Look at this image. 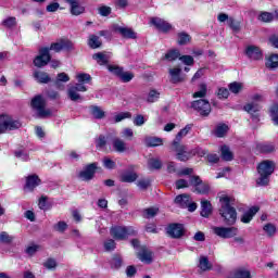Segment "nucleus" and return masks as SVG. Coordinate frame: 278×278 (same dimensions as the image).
Masks as SVG:
<instances>
[{"label":"nucleus","mask_w":278,"mask_h":278,"mask_svg":"<svg viewBox=\"0 0 278 278\" xmlns=\"http://www.w3.org/2000/svg\"><path fill=\"white\" fill-rule=\"evenodd\" d=\"M71 49H73V42L71 40H60L59 42L51 43L50 47L40 48L39 55L35 58L34 64L37 68H42V66H47L51 62L50 51L60 53V51H68Z\"/></svg>","instance_id":"nucleus-1"},{"label":"nucleus","mask_w":278,"mask_h":278,"mask_svg":"<svg viewBox=\"0 0 278 278\" xmlns=\"http://www.w3.org/2000/svg\"><path fill=\"white\" fill-rule=\"evenodd\" d=\"M219 215L222 216L225 225L232 227V225L238 220V212L236 211V199L229 195H222L219 198Z\"/></svg>","instance_id":"nucleus-2"},{"label":"nucleus","mask_w":278,"mask_h":278,"mask_svg":"<svg viewBox=\"0 0 278 278\" xmlns=\"http://www.w3.org/2000/svg\"><path fill=\"white\" fill-rule=\"evenodd\" d=\"M257 173L260 175L256 180L257 186H268L270 181V175L275 173V162L265 160L257 166Z\"/></svg>","instance_id":"nucleus-3"},{"label":"nucleus","mask_w":278,"mask_h":278,"mask_svg":"<svg viewBox=\"0 0 278 278\" xmlns=\"http://www.w3.org/2000/svg\"><path fill=\"white\" fill-rule=\"evenodd\" d=\"M170 149L176 153V160L179 162H188L197 155V151L188 150V147L184 143H172Z\"/></svg>","instance_id":"nucleus-4"},{"label":"nucleus","mask_w":278,"mask_h":278,"mask_svg":"<svg viewBox=\"0 0 278 278\" xmlns=\"http://www.w3.org/2000/svg\"><path fill=\"white\" fill-rule=\"evenodd\" d=\"M110 233L115 240H127L129 236H136V230L131 226H113Z\"/></svg>","instance_id":"nucleus-5"},{"label":"nucleus","mask_w":278,"mask_h":278,"mask_svg":"<svg viewBox=\"0 0 278 278\" xmlns=\"http://www.w3.org/2000/svg\"><path fill=\"white\" fill-rule=\"evenodd\" d=\"M47 105V101H45V98L42 96H36L31 100V108L34 110H37V114L40 118H45L47 116H51V111L46 110L45 106Z\"/></svg>","instance_id":"nucleus-6"},{"label":"nucleus","mask_w":278,"mask_h":278,"mask_svg":"<svg viewBox=\"0 0 278 278\" xmlns=\"http://www.w3.org/2000/svg\"><path fill=\"white\" fill-rule=\"evenodd\" d=\"M191 108L199 112L200 116H210L212 113V104L206 99L195 100L191 103Z\"/></svg>","instance_id":"nucleus-7"},{"label":"nucleus","mask_w":278,"mask_h":278,"mask_svg":"<svg viewBox=\"0 0 278 278\" xmlns=\"http://www.w3.org/2000/svg\"><path fill=\"white\" fill-rule=\"evenodd\" d=\"M213 233L218 236V238H224L228 240L229 238H236L238 236V228L236 227H213Z\"/></svg>","instance_id":"nucleus-8"},{"label":"nucleus","mask_w":278,"mask_h":278,"mask_svg":"<svg viewBox=\"0 0 278 278\" xmlns=\"http://www.w3.org/2000/svg\"><path fill=\"white\" fill-rule=\"evenodd\" d=\"M88 88L85 87L84 84H76L72 87L68 88L67 90V97L68 99H71V101H84V98L81 97V94H79V92H87Z\"/></svg>","instance_id":"nucleus-9"},{"label":"nucleus","mask_w":278,"mask_h":278,"mask_svg":"<svg viewBox=\"0 0 278 278\" xmlns=\"http://www.w3.org/2000/svg\"><path fill=\"white\" fill-rule=\"evenodd\" d=\"M1 119H2V127H4L3 128L4 134L5 131H14V129H21V127H23V124L18 119H14L9 115H3Z\"/></svg>","instance_id":"nucleus-10"},{"label":"nucleus","mask_w":278,"mask_h":278,"mask_svg":"<svg viewBox=\"0 0 278 278\" xmlns=\"http://www.w3.org/2000/svg\"><path fill=\"white\" fill-rule=\"evenodd\" d=\"M189 181L191 186H194L198 194H207L210 192V186L203 182L199 176H191Z\"/></svg>","instance_id":"nucleus-11"},{"label":"nucleus","mask_w":278,"mask_h":278,"mask_svg":"<svg viewBox=\"0 0 278 278\" xmlns=\"http://www.w3.org/2000/svg\"><path fill=\"white\" fill-rule=\"evenodd\" d=\"M94 173H97V163H91L78 174V177L81 181H90L94 178Z\"/></svg>","instance_id":"nucleus-12"},{"label":"nucleus","mask_w":278,"mask_h":278,"mask_svg":"<svg viewBox=\"0 0 278 278\" xmlns=\"http://www.w3.org/2000/svg\"><path fill=\"white\" fill-rule=\"evenodd\" d=\"M113 29L127 40H136V38H138V34L134 31L132 28L115 25Z\"/></svg>","instance_id":"nucleus-13"},{"label":"nucleus","mask_w":278,"mask_h":278,"mask_svg":"<svg viewBox=\"0 0 278 278\" xmlns=\"http://www.w3.org/2000/svg\"><path fill=\"white\" fill-rule=\"evenodd\" d=\"M166 232L169 238L179 239L186 233V230L181 224H172L166 228Z\"/></svg>","instance_id":"nucleus-14"},{"label":"nucleus","mask_w":278,"mask_h":278,"mask_svg":"<svg viewBox=\"0 0 278 278\" xmlns=\"http://www.w3.org/2000/svg\"><path fill=\"white\" fill-rule=\"evenodd\" d=\"M245 55L247 58H249V60L255 62L264 59V54L262 53V50L257 46H248L245 48Z\"/></svg>","instance_id":"nucleus-15"},{"label":"nucleus","mask_w":278,"mask_h":278,"mask_svg":"<svg viewBox=\"0 0 278 278\" xmlns=\"http://www.w3.org/2000/svg\"><path fill=\"white\" fill-rule=\"evenodd\" d=\"M151 25H154V27H156V29H159L160 31H170V29H173V25H170L168 22L160 18V17H152L150 20Z\"/></svg>","instance_id":"nucleus-16"},{"label":"nucleus","mask_w":278,"mask_h":278,"mask_svg":"<svg viewBox=\"0 0 278 278\" xmlns=\"http://www.w3.org/2000/svg\"><path fill=\"white\" fill-rule=\"evenodd\" d=\"M40 184V178L38 175H29L26 177V185L25 190H28V192H33L35 188H38V185Z\"/></svg>","instance_id":"nucleus-17"},{"label":"nucleus","mask_w":278,"mask_h":278,"mask_svg":"<svg viewBox=\"0 0 278 278\" xmlns=\"http://www.w3.org/2000/svg\"><path fill=\"white\" fill-rule=\"evenodd\" d=\"M192 131V124L186 125L176 135L175 139L172 141V144H181V140Z\"/></svg>","instance_id":"nucleus-18"},{"label":"nucleus","mask_w":278,"mask_h":278,"mask_svg":"<svg viewBox=\"0 0 278 278\" xmlns=\"http://www.w3.org/2000/svg\"><path fill=\"white\" fill-rule=\"evenodd\" d=\"M119 180L123 184H134L135 181L138 180V173L134 172V170H127L124 172L121 176H119Z\"/></svg>","instance_id":"nucleus-19"},{"label":"nucleus","mask_w":278,"mask_h":278,"mask_svg":"<svg viewBox=\"0 0 278 278\" xmlns=\"http://www.w3.org/2000/svg\"><path fill=\"white\" fill-rule=\"evenodd\" d=\"M265 66L269 71H277L278 68V54L271 53L265 58Z\"/></svg>","instance_id":"nucleus-20"},{"label":"nucleus","mask_w":278,"mask_h":278,"mask_svg":"<svg viewBox=\"0 0 278 278\" xmlns=\"http://www.w3.org/2000/svg\"><path fill=\"white\" fill-rule=\"evenodd\" d=\"M112 147L116 153H125L127 151V143L121 138H114L112 140Z\"/></svg>","instance_id":"nucleus-21"},{"label":"nucleus","mask_w":278,"mask_h":278,"mask_svg":"<svg viewBox=\"0 0 278 278\" xmlns=\"http://www.w3.org/2000/svg\"><path fill=\"white\" fill-rule=\"evenodd\" d=\"M68 3L71 5V14H73V16H79V14H84V12H86V8L79 4V0H72Z\"/></svg>","instance_id":"nucleus-22"},{"label":"nucleus","mask_w":278,"mask_h":278,"mask_svg":"<svg viewBox=\"0 0 278 278\" xmlns=\"http://www.w3.org/2000/svg\"><path fill=\"white\" fill-rule=\"evenodd\" d=\"M243 110L245 112H248V114H251L252 117L257 121V112H260V110H262V106H260V104L255 103V102H251L244 105Z\"/></svg>","instance_id":"nucleus-23"},{"label":"nucleus","mask_w":278,"mask_h":278,"mask_svg":"<svg viewBox=\"0 0 278 278\" xmlns=\"http://www.w3.org/2000/svg\"><path fill=\"white\" fill-rule=\"evenodd\" d=\"M212 203L210 201H201V216H203V218H210V216H212Z\"/></svg>","instance_id":"nucleus-24"},{"label":"nucleus","mask_w":278,"mask_h":278,"mask_svg":"<svg viewBox=\"0 0 278 278\" xmlns=\"http://www.w3.org/2000/svg\"><path fill=\"white\" fill-rule=\"evenodd\" d=\"M260 212V207L257 206H252L248 212H245L242 217H241V223H244L245 225L251 223L253 220V216Z\"/></svg>","instance_id":"nucleus-25"},{"label":"nucleus","mask_w":278,"mask_h":278,"mask_svg":"<svg viewBox=\"0 0 278 278\" xmlns=\"http://www.w3.org/2000/svg\"><path fill=\"white\" fill-rule=\"evenodd\" d=\"M138 257L141 262H143L144 264H151V262H153V252L147 250V249H142L139 253H138Z\"/></svg>","instance_id":"nucleus-26"},{"label":"nucleus","mask_w":278,"mask_h":278,"mask_svg":"<svg viewBox=\"0 0 278 278\" xmlns=\"http://www.w3.org/2000/svg\"><path fill=\"white\" fill-rule=\"evenodd\" d=\"M92 59L97 61V64L100 66H105L108 62H110V55H108L105 52H98L92 55Z\"/></svg>","instance_id":"nucleus-27"},{"label":"nucleus","mask_w":278,"mask_h":278,"mask_svg":"<svg viewBox=\"0 0 278 278\" xmlns=\"http://www.w3.org/2000/svg\"><path fill=\"white\" fill-rule=\"evenodd\" d=\"M102 45H103V41H101V38L99 36L89 35L88 47H90V49H101Z\"/></svg>","instance_id":"nucleus-28"},{"label":"nucleus","mask_w":278,"mask_h":278,"mask_svg":"<svg viewBox=\"0 0 278 278\" xmlns=\"http://www.w3.org/2000/svg\"><path fill=\"white\" fill-rule=\"evenodd\" d=\"M34 78L38 84H49V81H51V77L46 72H35Z\"/></svg>","instance_id":"nucleus-29"},{"label":"nucleus","mask_w":278,"mask_h":278,"mask_svg":"<svg viewBox=\"0 0 278 278\" xmlns=\"http://www.w3.org/2000/svg\"><path fill=\"white\" fill-rule=\"evenodd\" d=\"M199 268L206 273L207 270H212L213 265L210 263V258L207 256H200L199 258Z\"/></svg>","instance_id":"nucleus-30"},{"label":"nucleus","mask_w":278,"mask_h":278,"mask_svg":"<svg viewBox=\"0 0 278 278\" xmlns=\"http://www.w3.org/2000/svg\"><path fill=\"white\" fill-rule=\"evenodd\" d=\"M228 278H251V271L244 269V268H239L235 271H232Z\"/></svg>","instance_id":"nucleus-31"},{"label":"nucleus","mask_w":278,"mask_h":278,"mask_svg":"<svg viewBox=\"0 0 278 278\" xmlns=\"http://www.w3.org/2000/svg\"><path fill=\"white\" fill-rule=\"evenodd\" d=\"M144 142L147 147H162L164 144V140L159 137H146Z\"/></svg>","instance_id":"nucleus-32"},{"label":"nucleus","mask_w":278,"mask_h":278,"mask_svg":"<svg viewBox=\"0 0 278 278\" xmlns=\"http://www.w3.org/2000/svg\"><path fill=\"white\" fill-rule=\"evenodd\" d=\"M169 75L172 77V84H179L184 81V78L181 77V68L169 70Z\"/></svg>","instance_id":"nucleus-33"},{"label":"nucleus","mask_w":278,"mask_h":278,"mask_svg":"<svg viewBox=\"0 0 278 278\" xmlns=\"http://www.w3.org/2000/svg\"><path fill=\"white\" fill-rule=\"evenodd\" d=\"M175 203H177V205H180V207H188V204L190 203V195L188 194L177 195L175 199Z\"/></svg>","instance_id":"nucleus-34"},{"label":"nucleus","mask_w":278,"mask_h":278,"mask_svg":"<svg viewBox=\"0 0 278 278\" xmlns=\"http://www.w3.org/2000/svg\"><path fill=\"white\" fill-rule=\"evenodd\" d=\"M160 214V208L152 206L143 210V218H155Z\"/></svg>","instance_id":"nucleus-35"},{"label":"nucleus","mask_w":278,"mask_h":278,"mask_svg":"<svg viewBox=\"0 0 278 278\" xmlns=\"http://www.w3.org/2000/svg\"><path fill=\"white\" fill-rule=\"evenodd\" d=\"M220 151H222V159L225 160V162H231V160H233V153L231 152V150H229V147L223 146L220 148Z\"/></svg>","instance_id":"nucleus-36"},{"label":"nucleus","mask_w":278,"mask_h":278,"mask_svg":"<svg viewBox=\"0 0 278 278\" xmlns=\"http://www.w3.org/2000/svg\"><path fill=\"white\" fill-rule=\"evenodd\" d=\"M90 112H91V115L99 121H101V118H105V112L101 110L100 106H91Z\"/></svg>","instance_id":"nucleus-37"},{"label":"nucleus","mask_w":278,"mask_h":278,"mask_svg":"<svg viewBox=\"0 0 278 278\" xmlns=\"http://www.w3.org/2000/svg\"><path fill=\"white\" fill-rule=\"evenodd\" d=\"M149 170H160L162 168V161L159 159H150L148 162Z\"/></svg>","instance_id":"nucleus-38"},{"label":"nucleus","mask_w":278,"mask_h":278,"mask_svg":"<svg viewBox=\"0 0 278 278\" xmlns=\"http://www.w3.org/2000/svg\"><path fill=\"white\" fill-rule=\"evenodd\" d=\"M136 185L139 190H149L151 186V178H141L137 181Z\"/></svg>","instance_id":"nucleus-39"},{"label":"nucleus","mask_w":278,"mask_h":278,"mask_svg":"<svg viewBox=\"0 0 278 278\" xmlns=\"http://www.w3.org/2000/svg\"><path fill=\"white\" fill-rule=\"evenodd\" d=\"M181 56V53L179 52V50L175 49V50H169L166 54H165V60H168V62H175V60H177L178 58Z\"/></svg>","instance_id":"nucleus-40"},{"label":"nucleus","mask_w":278,"mask_h":278,"mask_svg":"<svg viewBox=\"0 0 278 278\" xmlns=\"http://www.w3.org/2000/svg\"><path fill=\"white\" fill-rule=\"evenodd\" d=\"M227 131H229V126H227V124H220L215 129V136L223 138Z\"/></svg>","instance_id":"nucleus-41"},{"label":"nucleus","mask_w":278,"mask_h":278,"mask_svg":"<svg viewBox=\"0 0 278 278\" xmlns=\"http://www.w3.org/2000/svg\"><path fill=\"white\" fill-rule=\"evenodd\" d=\"M207 94V85L201 84L200 90L193 93V99H203Z\"/></svg>","instance_id":"nucleus-42"},{"label":"nucleus","mask_w":278,"mask_h":278,"mask_svg":"<svg viewBox=\"0 0 278 278\" xmlns=\"http://www.w3.org/2000/svg\"><path fill=\"white\" fill-rule=\"evenodd\" d=\"M76 79L78 84H83V86L85 84H90V81H92V77L90 76V74H86V73L78 74L76 76Z\"/></svg>","instance_id":"nucleus-43"},{"label":"nucleus","mask_w":278,"mask_h":278,"mask_svg":"<svg viewBox=\"0 0 278 278\" xmlns=\"http://www.w3.org/2000/svg\"><path fill=\"white\" fill-rule=\"evenodd\" d=\"M160 99V91L152 89L148 93L147 101L148 103H155V101H159Z\"/></svg>","instance_id":"nucleus-44"},{"label":"nucleus","mask_w":278,"mask_h":278,"mask_svg":"<svg viewBox=\"0 0 278 278\" xmlns=\"http://www.w3.org/2000/svg\"><path fill=\"white\" fill-rule=\"evenodd\" d=\"M269 114L275 125H278V103H274L269 109Z\"/></svg>","instance_id":"nucleus-45"},{"label":"nucleus","mask_w":278,"mask_h":278,"mask_svg":"<svg viewBox=\"0 0 278 278\" xmlns=\"http://www.w3.org/2000/svg\"><path fill=\"white\" fill-rule=\"evenodd\" d=\"M123 266V258L119 255H114L111 260V268L118 270Z\"/></svg>","instance_id":"nucleus-46"},{"label":"nucleus","mask_w":278,"mask_h":278,"mask_svg":"<svg viewBox=\"0 0 278 278\" xmlns=\"http://www.w3.org/2000/svg\"><path fill=\"white\" fill-rule=\"evenodd\" d=\"M275 16L270 12H262L258 15V21H262L263 23H270L273 22Z\"/></svg>","instance_id":"nucleus-47"},{"label":"nucleus","mask_w":278,"mask_h":278,"mask_svg":"<svg viewBox=\"0 0 278 278\" xmlns=\"http://www.w3.org/2000/svg\"><path fill=\"white\" fill-rule=\"evenodd\" d=\"M60 81L66 84V81H71V77H68L66 73H59L54 83L56 88H60Z\"/></svg>","instance_id":"nucleus-48"},{"label":"nucleus","mask_w":278,"mask_h":278,"mask_svg":"<svg viewBox=\"0 0 278 278\" xmlns=\"http://www.w3.org/2000/svg\"><path fill=\"white\" fill-rule=\"evenodd\" d=\"M228 26L230 27V29H232V31H236L237 34L238 31H240V22L236 21L233 17H229Z\"/></svg>","instance_id":"nucleus-49"},{"label":"nucleus","mask_w":278,"mask_h":278,"mask_svg":"<svg viewBox=\"0 0 278 278\" xmlns=\"http://www.w3.org/2000/svg\"><path fill=\"white\" fill-rule=\"evenodd\" d=\"M102 162L104 168L108 170H114V168H116V162L112 161L110 157H104Z\"/></svg>","instance_id":"nucleus-50"},{"label":"nucleus","mask_w":278,"mask_h":278,"mask_svg":"<svg viewBox=\"0 0 278 278\" xmlns=\"http://www.w3.org/2000/svg\"><path fill=\"white\" fill-rule=\"evenodd\" d=\"M45 268H47L48 270H55V268H58V262L55 261V258H48L45 263H43Z\"/></svg>","instance_id":"nucleus-51"},{"label":"nucleus","mask_w":278,"mask_h":278,"mask_svg":"<svg viewBox=\"0 0 278 278\" xmlns=\"http://www.w3.org/2000/svg\"><path fill=\"white\" fill-rule=\"evenodd\" d=\"M263 230L267 233V236L273 237L275 236V233H277V227H275V225L273 224H266L263 227Z\"/></svg>","instance_id":"nucleus-52"},{"label":"nucleus","mask_w":278,"mask_h":278,"mask_svg":"<svg viewBox=\"0 0 278 278\" xmlns=\"http://www.w3.org/2000/svg\"><path fill=\"white\" fill-rule=\"evenodd\" d=\"M3 27H8L9 29H12V27H16V17H7L4 21H2Z\"/></svg>","instance_id":"nucleus-53"},{"label":"nucleus","mask_w":278,"mask_h":278,"mask_svg":"<svg viewBox=\"0 0 278 278\" xmlns=\"http://www.w3.org/2000/svg\"><path fill=\"white\" fill-rule=\"evenodd\" d=\"M105 144H108V139L105 138V136L100 135L96 140L97 149H105Z\"/></svg>","instance_id":"nucleus-54"},{"label":"nucleus","mask_w":278,"mask_h":278,"mask_svg":"<svg viewBox=\"0 0 278 278\" xmlns=\"http://www.w3.org/2000/svg\"><path fill=\"white\" fill-rule=\"evenodd\" d=\"M190 42V35L186 33L178 34V45H188Z\"/></svg>","instance_id":"nucleus-55"},{"label":"nucleus","mask_w":278,"mask_h":278,"mask_svg":"<svg viewBox=\"0 0 278 278\" xmlns=\"http://www.w3.org/2000/svg\"><path fill=\"white\" fill-rule=\"evenodd\" d=\"M110 73H113V75H116L117 77H121V75L123 74V67L118 66V65H109L108 66Z\"/></svg>","instance_id":"nucleus-56"},{"label":"nucleus","mask_w":278,"mask_h":278,"mask_svg":"<svg viewBox=\"0 0 278 278\" xmlns=\"http://www.w3.org/2000/svg\"><path fill=\"white\" fill-rule=\"evenodd\" d=\"M179 60L182 62V64H186V66H192L194 64V58L191 55L179 56Z\"/></svg>","instance_id":"nucleus-57"},{"label":"nucleus","mask_w":278,"mask_h":278,"mask_svg":"<svg viewBox=\"0 0 278 278\" xmlns=\"http://www.w3.org/2000/svg\"><path fill=\"white\" fill-rule=\"evenodd\" d=\"M229 90L230 92H232L233 94H238V92H240V90H242V84L241 83H231L229 85Z\"/></svg>","instance_id":"nucleus-58"},{"label":"nucleus","mask_w":278,"mask_h":278,"mask_svg":"<svg viewBox=\"0 0 278 278\" xmlns=\"http://www.w3.org/2000/svg\"><path fill=\"white\" fill-rule=\"evenodd\" d=\"M125 118H131V113L122 112V113L115 115L114 121H115V123H121L122 121H125Z\"/></svg>","instance_id":"nucleus-59"},{"label":"nucleus","mask_w":278,"mask_h":278,"mask_svg":"<svg viewBox=\"0 0 278 278\" xmlns=\"http://www.w3.org/2000/svg\"><path fill=\"white\" fill-rule=\"evenodd\" d=\"M119 79H122V81H124V84H128V81H131V79H134V73L122 72Z\"/></svg>","instance_id":"nucleus-60"},{"label":"nucleus","mask_w":278,"mask_h":278,"mask_svg":"<svg viewBox=\"0 0 278 278\" xmlns=\"http://www.w3.org/2000/svg\"><path fill=\"white\" fill-rule=\"evenodd\" d=\"M100 16H110L112 14V8L102 5L98 9Z\"/></svg>","instance_id":"nucleus-61"},{"label":"nucleus","mask_w":278,"mask_h":278,"mask_svg":"<svg viewBox=\"0 0 278 278\" xmlns=\"http://www.w3.org/2000/svg\"><path fill=\"white\" fill-rule=\"evenodd\" d=\"M54 231H59L60 233H64L66 229L68 228V225H66L65 222H59L56 225H54Z\"/></svg>","instance_id":"nucleus-62"},{"label":"nucleus","mask_w":278,"mask_h":278,"mask_svg":"<svg viewBox=\"0 0 278 278\" xmlns=\"http://www.w3.org/2000/svg\"><path fill=\"white\" fill-rule=\"evenodd\" d=\"M38 251H40V245H36V244H31L26 249V253L27 255H29L30 257L33 255H36V253H38Z\"/></svg>","instance_id":"nucleus-63"},{"label":"nucleus","mask_w":278,"mask_h":278,"mask_svg":"<svg viewBox=\"0 0 278 278\" xmlns=\"http://www.w3.org/2000/svg\"><path fill=\"white\" fill-rule=\"evenodd\" d=\"M12 240H14V238L10 237V235H8V232L2 231L0 233V242H3L4 244H10V242H12Z\"/></svg>","instance_id":"nucleus-64"}]
</instances>
